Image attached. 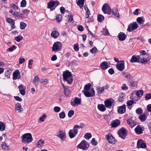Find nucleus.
I'll list each match as a JSON object with an SVG mask.
<instances>
[{
    "label": "nucleus",
    "instance_id": "nucleus-56",
    "mask_svg": "<svg viewBox=\"0 0 151 151\" xmlns=\"http://www.w3.org/2000/svg\"><path fill=\"white\" fill-rule=\"evenodd\" d=\"M23 38L22 36H17L15 38V40L17 42H19Z\"/></svg>",
    "mask_w": 151,
    "mask_h": 151
},
{
    "label": "nucleus",
    "instance_id": "nucleus-58",
    "mask_svg": "<svg viewBox=\"0 0 151 151\" xmlns=\"http://www.w3.org/2000/svg\"><path fill=\"white\" fill-rule=\"evenodd\" d=\"M48 80L47 79H42L41 80L40 82L41 83H43L44 85H45L48 83Z\"/></svg>",
    "mask_w": 151,
    "mask_h": 151
},
{
    "label": "nucleus",
    "instance_id": "nucleus-18",
    "mask_svg": "<svg viewBox=\"0 0 151 151\" xmlns=\"http://www.w3.org/2000/svg\"><path fill=\"white\" fill-rule=\"evenodd\" d=\"M13 79L14 80H15L17 79H19L21 76L20 73L18 70H16L13 72Z\"/></svg>",
    "mask_w": 151,
    "mask_h": 151
},
{
    "label": "nucleus",
    "instance_id": "nucleus-32",
    "mask_svg": "<svg viewBox=\"0 0 151 151\" xmlns=\"http://www.w3.org/2000/svg\"><path fill=\"white\" fill-rule=\"evenodd\" d=\"M98 109L100 111L103 112L106 110L105 106L103 104H99L98 105Z\"/></svg>",
    "mask_w": 151,
    "mask_h": 151
},
{
    "label": "nucleus",
    "instance_id": "nucleus-25",
    "mask_svg": "<svg viewBox=\"0 0 151 151\" xmlns=\"http://www.w3.org/2000/svg\"><path fill=\"white\" fill-rule=\"evenodd\" d=\"M118 37L120 41H124L126 38V35L123 32H120L118 35Z\"/></svg>",
    "mask_w": 151,
    "mask_h": 151
},
{
    "label": "nucleus",
    "instance_id": "nucleus-47",
    "mask_svg": "<svg viewBox=\"0 0 151 151\" xmlns=\"http://www.w3.org/2000/svg\"><path fill=\"white\" fill-rule=\"evenodd\" d=\"M143 94V92L142 90H138L136 93V95L138 97H140Z\"/></svg>",
    "mask_w": 151,
    "mask_h": 151
},
{
    "label": "nucleus",
    "instance_id": "nucleus-64",
    "mask_svg": "<svg viewBox=\"0 0 151 151\" xmlns=\"http://www.w3.org/2000/svg\"><path fill=\"white\" fill-rule=\"evenodd\" d=\"M19 63L20 64H21L25 61V60L24 58H19Z\"/></svg>",
    "mask_w": 151,
    "mask_h": 151
},
{
    "label": "nucleus",
    "instance_id": "nucleus-8",
    "mask_svg": "<svg viewBox=\"0 0 151 151\" xmlns=\"http://www.w3.org/2000/svg\"><path fill=\"white\" fill-rule=\"evenodd\" d=\"M127 131L126 129L122 128L119 130L117 133L120 137L124 139L127 135Z\"/></svg>",
    "mask_w": 151,
    "mask_h": 151
},
{
    "label": "nucleus",
    "instance_id": "nucleus-11",
    "mask_svg": "<svg viewBox=\"0 0 151 151\" xmlns=\"http://www.w3.org/2000/svg\"><path fill=\"white\" fill-rule=\"evenodd\" d=\"M105 137L109 143L113 145L115 143V139L111 134H109L106 135Z\"/></svg>",
    "mask_w": 151,
    "mask_h": 151
},
{
    "label": "nucleus",
    "instance_id": "nucleus-34",
    "mask_svg": "<svg viewBox=\"0 0 151 151\" xmlns=\"http://www.w3.org/2000/svg\"><path fill=\"white\" fill-rule=\"evenodd\" d=\"M139 118L141 122H143L146 120L147 116L145 115L142 114L139 116Z\"/></svg>",
    "mask_w": 151,
    "mask_h": 151
},
{
    "label": "nucleus",
    "instance_id": "nucleus-62",
    "mask_svg": "<svg viewBox=\"0 0 151 151\" xmlns=\"http://www.w3.org/2000/svg\"><path fill=\"white\" fill-rule=\"evenodd\" d=\"M134 101L132 100H130L128 101L127 102V106H130L132 105L134 103Z\"/></svg>",
    "mask_w": 151,
    "mask_h": 151
},
{
    "label": "nucleus",
    "instance_id": "nucleus-38",
    "mask_svg": "<svg viewBox=\"0 0 151 151\" xmlns=\"http://www.w3.org/2000/svg\"><path fill=\"white\" fill-rule=\"evenodd\" d=\"M27 26V24L24 22H21L20 23V27L22 29H24Z\"/></svg>",
    "mask_w": 151,
    "mask_h": 151
},
{
    "label": "nucleus",
    "instance_id": "nucleus-3",
    "mask_svg": "<svg viewBox=\"0 0 151 151\" xmlns=\"http://www.w3.org/2000/svg\"><path fill=\"white\" fill-rule=\"evenodd\" d=\"M89 147V144L84 140H82L77 146L78 148L83 150H87Z\"/></svg>",
    "mask_w": 151,
    "mask_h": 151
},
{
    "label": "nucleus",
    "instance_id": "nucleus-5",
    "mask_svg": "<svg viewBox=\"0 0 151 151\" xmlns=\"http://www.w3.org/2000/svg\"><path fill=\"white\" fill-rule=\"evenodd\" d=\"M62 46L61 42H56L54 43L52 48V51L56 52L61 50Z\"/></svg>",
    "mask_w": 151,
    "mask_h": 151
},
{
    "label": "nucleus",
    "instance_id": "nucleus-9",
    "mask_svg": "<svg viewBox=\"0 0 151 151\" xmlns=\"http://www.w3.org/2000/svg\"><path fill=\"white\" fill-rule=\"evenodd\" d=\"M137 147V148H145L146 147V144L143 140L140 139L138 140Z\"/></svg>",
    "mask_w": 151,
    "mask_h": 151
},
{
    "label": "nucleus",
    "instance_id": "nucleus-4",
    "mask_svg": "<svg viewBox=\"0 0 151 151\" xmlns=\"http://www.w3.org/2000/svg\"><path fill=\"white\" fill-rule=\"evenodd\" d=\"M102 10L105 14H107L109 15L111 14V9L108 4L105 3L103 5L102 7Z\"/></svg>",
    "mask_w": 151,
    "mask_h": 151
},
{
    "label": "nucleus",
    "instance_id": "nucleus-46",
    "mask_svg": "<svg viewBox=\"0 0 151 151\" xmlns=\"http://www.w3.org/2000/svg\"><path fill=\"white\" fill-rule=\"evenodd\" d=\"M91 137V135L90 133H86L85 134L84 137L86 139H88Z\"/></svg>",
    "mask_w": 151,
    "mask_h": 151
},
{
    "label": "nucleus",
    "instance_id": "nucleus-50",
    "mask_svg": "<svg viewBox=\"0 0 151 151\" xmlns=\"http://www.w3.org/2000/svg\"><path fill=\"white\" fill-rule=\"evenodd\" d=\"M59 117L61 119H64L65 116V113L63 112H62L59 114Z\"/></svg>",
    "mask_w": 151,
    "mask_h": 151
},
{
    "label": "nucleus",
    "instance_id": "nucleus-37",
    "mask_svg": "<svg viewBox=\"0 0 151 151\" xmlns=\"http://www.w3.org/2000/svg\"><path fill=\"white\" fill-rule=\"evenodd\" d=\"M84 0H78L77 4L80 8L82 7L84 5Z\"/></svg>",
    "mask_w": 151,
    "mask_h": 151
},
{
    "label": "nucleus",
    "instance_id": "nucleus-30",
    "mask_svg": "<svg viewBox=\"0 0 151 151\" xmlns=\"http://www.w3.org/2000/svg\"><path fill=\"white\" fill-rule=\"evenodd\" d=\"M100 67L101 68L104 70H106L108 68L107 63L106 61H104L101 63Z\"/></svg>",
    "mask_w": 151,
    "mask_h": 151
},
{
    "label": "nucleus",
    "instance_id": "nucleus-60",
    "mask_svg": "<svg viewBox=\"0 0 151 151\" xmlns=\"http://www.w3.org/2000/svg\"><path fill=\"white\" fill-rule=\"evenodd\" d=\"M33 60L32 59H30L28 61V68L29 69H31L32 67V66H30V65H32Z\"/></svg>",
    "mask_w": 151,
    "mask_h": 151
},
{
    "label": "nucleus",
    "instance_id": "nucleus-43",
    "mask_svg": "<svg viewBox=\"0 0 151 151\" xmlns=\"http://www.w3.org/2000/svg\"><path fill=\"white\" fill-rule=\"evenodd\" d=\"M11 73V70H8L5 72L4 75L7 78H9Z\"/></svg>",
    "mask_w": 151,
    "mask_h": 151
},
{
    "label": "nucleus",
    "instance_id": "nucleus-49",
    "mask_svg": "<svg viewBox=\"0 0 151 151\" xmlns=\"http://www.w3.org/2000/svg\"><path fill=\"white\" fill-rule=\"evenodd\" d=\"M56 19L58 22H60L62 19V15L60 14H58L56 17Z\"/></svg>",
    "mask_w": 151,
    "mask_h": 151
},
{
    "label": "nucleus",
    "instance_id": "nucleus-20",
    "mask_svg": "<svg viewBox=\"0 0 151 151\" xmlns=\"http://www.w3.org/2000/svg\"><path fill=\"white\" fill-rule=\"evenodd\" d=\"M15 110V111H17L18 113H20L23 111L20 104L18 103L16 104Z\"/></svg>",
    "mask_w": 151,
    "mask_h": 151
},
{
    "label": "nucleus",
    "instance_id": "nucleus-6",
    "mask_svg": "<svg viewBox=\"0 0 151 151\" xmlns=\"http://www.w3.org/2000/svg\"><path fill=\"white\" fill-rule=\"evenodd\" d=\"M59 4V2L58 1L53 0L50 1L48 4L47 8L50 9L51 11H53L55 9V8H53V7L55 6H57Z\"/></svg>",
    "mask_w": 151,
    "mask_h": 151
},
{
    "label": "nucleus",
    "instance_id": "nucleus-57",
    "mask_svg": "<svg viewBox=\"0 0 151 151\" xmlns=\"http://www.w3.org/2000/svg\"><path fill=\"white\" fill-rule=\"evenodd\" d=\"M74 112L73 110L69 111L68 113V116L69 117H71L74 114Z\"/></svg>",
    "mask_w": 151,
    "mask_h": 151
},
{
    "label": "nucleus",
    "instance_id": "nucleus-51",
    "mask_svg": "<svg viewBox=\"0 0 151 151\" xmlns=\"http://www.w3.org/2000/svg\"><path fill=\"white\" fill-rule=\"evenodd\" d=\"M19 91L21 90H25L26 88V87L24 86L22 84H21L18 87Z\"/></svg>",
    "mask_w": 151,
    "mask_h": 151
},
{
    "label": "nucleus",
    "instance_id": "nucleus-41",
    "mask_svg": "<svg viewBox=\"0 0 151 151\" xmlns=\"http://www.w3.org/2000/svg\"><path fill=\"white\" fill-rule=\"evenodd\" d=\"M91 85L90 83H88L86 84L84 87V90L85 91H88L89 90Z\"/></svg>",
    "mask_w": 151,
    "mask_h": 151
},
{
    "label": "nucleus",
    "instance_id": "nucleus-29",
    "mask_svg": "<svg viewBox=\"0 0 151 151\" xmlns=\"http://www.w3.org/2000/svg\"><path fill=\"white\" fill-rule=\"evenodd\" d=\"M1 147L3 150H10L9 145L5 142H3L1 145Z\"/></svg>",
    "mask_w": 151,
    "mask_h": 151
},
{
    "label": "nucleus",
    "instance_id": "nucleus-61",
    "mask_svg": "<svg viewBox=\"0 0 151 151\" xmlns=\"http://www.w3.org/2000/svg\"><path fill=\"white\" fill-rule=\"evenodd\" d=\"M97 48L95 47H93L90 50V52L92 53H95L97 51Z\"/></svg>",
    "mask_w": 151,
    "mask_h": 151
},
{
    "label": "nucleus",
    "instance_id": "nucleus-33",
    "mask_svg": "<svg viewBox=\"0 0 151 151\" xmlns=\"http://www.w3.org/2000/svg\"><path fill=\"white\" fill-rule=\"evenodd\" d=\"M137 21L139 24H143L145 22L144 17H141L137 18Z\"/></svg>",
    "mask_w": 151,
    "mask_h": 151
},
{
    "label": "nucleus",
    "instance_id": "nucleus-35",
    "mask_svg": "<svg viewBox=\"0 0 151 151\" xmlns=\"http://www.w3.org/2000/svg\"><path fill=\"white\" fill-rule=\"evenodd\" d=\"M112 12L113 14L114 15L115 17H117V18L119 17V12L117 9H114L113 10H112Z\"/></svg>",
    "mask_w": 151,
    "mask_h": 151
},
{
    "label": "nucleus",
    "instance_id": "nucleus-54",
    "mask_svg": "<svg viewBox=\"0 0 151 151\" xmlns=\"http://www.w3.org/2000/svg\"><path fill=\"white\" fill-rule=\"evenodd\" d=\"M137 83L136 81H132L130 83V86L131 87V88L137 86Z\"/></svg>",
    "mask_w": 151,
    "mask_h": 151
},
{
    "label": "nucleus",
    "instance_id": "nucleus-17",
    "mask_svg": "<svg viewBox=\"0 0 151 151\" xmlns=\"http://www.w3.org/2000/svg\"><path fill=\"white\" fill-rule=\"evenodd\" d=\"M126 105L124 104L119 107L117 110L119 114H123L126 111Z\"/></svg>",
    "mask_w": 151,
    "mask_h": 151
},
{
    "label": "nucleus",
    "instance_id": "nucleus-59",
    "mask_svg": "<svg viewBox=\"0 0 151 151\" xmlns=\"http://www.w3.org/2000/svg\"><path fill=\"white\" fill-rule=\"evenodd\" d=\"M145 98L146 100L151 99V93H147L145 96Z\"/></svg>",
    "mask_w": 151,
    "mask_h": 151
},
{
    "label": "nucleus",
    "instance_id": "nucleus-36",
    "mask_svg": "<svg viewBox=\"0 0 151 151\" xmlns=\"http://www.w3.org/2000/svg\"><path fill=\"white\" fill-rule=\"evenodd\" d=\"M124 94L122 93H120L119 94V96L118 99V101L120 102H122L124 101Z\"/></svg>",
    "mask_w": 151,
    "mask_h": 151
},
{
    "label": "nucleus",
    "instance_id": "nucleus-27",
    "mask_svg": "<svg viewBox=\"0 0 151 151\" xmlns=\"http://www.w3.org/2000/svg\"><path fill=\"white\" fill-rule=\"evenodd\" d=\"M123 76L127 79L131 80L133 78V77L129 73L124 72H122Z\"/></svg>",
    "mask_w": 151,
    "mask_h": 151
},
{
    "label": "nucleus",
    "instance_id": "nucleus-10",
    "mask_svg": "<svg viewBox=\"0 0 151 151\" xmlns=\"http://www.w3.org/2000/svg\"><path fill=\"white\" fill-rule=\"evenodd\" d=\"M78 132V129H76L73 127V129L69 131L68 134L70 138L71 139L74 137L77 134Z\"/></svg>",
    "mask_w": 151,
    "mask_h": 151
},
{
    "label": "nucleus",
    "instance_id": "nucleus-19",
    "mask_svg": "<svg viewBox=\"0 0 151 151\" xmlns=\"http://www.w3.org/2000/svg\"><path fill=\"white\" fill-rule=\"evenodd\" d=\"M6 21L7 22L10 24L11 26L13 29H14L15 28V27L14 26V20L9 18H6Z\"/></svg>",
    "mask_w": 151,
    "mask_h": 151
},
{
    "label": "nucleus",
    "instance_id": "nucleus-13",
    "mask_svg": "<svg viewBox=\"0 0 151 151\" xmlns=\"http://www.w3.org/2000/svg\"><path fill=\"white\" fill-rule=\"evenodd\" d=\"M138 27V25L136 23H131L128 25L127 30L129 32H131L137 29Z\"/></svg>",
    "mask_w": 151,
    "mask_h": 151
},
{
    "label": "nucleus",
    "instance_id": "nucleus-21",
    "mask_svg": "<svg viewBox=\"0 0 151 151\" xmlns=\"http://www.w3.org/2000/svg\"><path fill=\"white\" fill-rule=\"evenodd\" d=\"M59 132L60 134H57V137H59L62 140L64 141L66 138V134L65 132L60 130H59Z\"/></svg>",
    "mask_w": 151,
    "mask_h": 151
},
{
    "label": "nucleus",
    "instance_id": "nucleus-42",
    "mask_svg": "<svg viewBox=\"0 0 151 151\" xmlns=\"http://www.w3.org/2000/svg\"><path fill=\"white\" fill-rule=\"evenodd\" d=\"M44 141L41 139L37 143V146L38 147H40L42 146L44 144Z\"/></svg>",
    "mask_w": 151,
    "mask_h": 151
},
{
    "label": "nucleus",
    "instance_id": "nucleus-24",
    "mask_svg": "<svg viewBox=\"0 0 151 151\" xmlns=\"http://www.w3.org/2000/svg\"><path fill=\"white\" fill-rule=\"evenodd\" d=\"M127 123L131 128L133 127L136 125L135 122L132 120L131 118H129L127 120Z\"/></svg>",
    "mask_w": 151,
    "mask_h": 151
},
{
    "label": "nucleus",
    "instance_id": "nucleus-48",
    "mask_svg": "<svg viewBox=\"0 0 151 151\" xmlns=\"http://www.w3.org/2000/svg\"><path fill=\"white\" fill-rule=\"evenodd\" d=\"M60 107L58 106H55L53 108L54 111L56 113H58L60 111Z\"/></svg>",
    "mask_w": 151,
    "mask_h": 151
},
{
    "label": "nucleus",
    "instance_id": "nucleus-15",
    "mask_svg": "<svg viewBox=\"0 0 151 151\" xmlns=\"http://www.w3.org/2000/svg\"><path fill=\"white\" fill-rule=\"evenodd\" d=\"M53 30L51 33V36L55 39H56L59 37V33L57 31V29L54 28Z\"/></svg>",
    "mask_w": 151,
    "mask_h": 151
},
{
    "label": "nucleus",
    "instance_id": "nucleus-28",
    "mask_svg": "<svg viewBox=\"0 0 151 151\" xmlns=\"http://www.w3.org/2000/svg\"><path fill=\"white\" fill-rule=\"evenodd\" d=\"M135 131L136 134H140L142 133V131L141 127L140 125H138L134 129Z\"/></svg>",
    "mask_w": 151,
    "mask_h": 151
},
{
    "label": "nucleus",
    "instance_id": "nucleus-44",
    "mask_svg": "<svg viewBox=\"0 0 151 151\" xmlns=\"http://www.w3.org/2000/svg\"><path fill=\"white\" fill-rule=\"evenodd\" d=\"M84 124H81L80 125H75L73 127L74 128L76 129H78L79 128H82L83 129V128Z\"/></svg>",
    "mask_w": 151,
    "mask_h": 151
},
{
    "label": "nucleus",
    "instance_id": "nucleus-55",
    "mask_svg": "<svg viewBox=\"0 0 151 151\" xmlns=\"http://www.w3.org/2000/svg\"><path fill=\"white\" fill-rule=\"evenodd\" d=\"M136 112L137 114H139L142 113V110L141 108H139L136 110Z\"/></svg>",
    "mask_w": 151,
    "mask_h": 151
},
{
    "label": "nucleus",
    "instance_id": "nucleus-1",
    "mask_svg": "<svg viewBox=\"0 0 151 151\" xmlns=\"http://www.w3.org/2000/svg\"><path fill=\"white\" fill-rule=\"evenodd\" d=\"M21 141L22 143L29 144L33 141L32 134L30 133L24 134L21 137Z\"/></svg>",
    "mask_w": 151,
    "mask_h": 151
},
{
    "label": "nucleus",
    "instance_id": "nucleus-52",
    "mask_svg": "<svg viewBox=\"0 0 151 151\" xmlns=\"http://www.w3.org/2000/svg\"><path fill=\"white\" fill-rule=\"evenodd\" d=\"M86 14H85V18L86 19H87L88 18L90 14V11L88 9H87V10L86 11Z\"/></svg>",
    "mask_w": 151,
    "mask_h": 151
},
{
    "label": "nucleus",
    "instance_id": "nucleus-45",
    "mask_svg": "<svg viewBox=\"0 0 151 151\" xmlns=\"http://www.w3.org/2000/svg\"><path fill=\"white\" fill-rule=\"evenodd\" d=\"M140 63L142 64H145L148 62V60L145 58H143L140 59Z\"/></svg>",
    "mask_w": 151,
    "mask_h": 151
},
{
    "label": "nucleus",
    "instance_id": "nucleus-53",
    "mask_svg": "<svg viewBox=\"0 0 151 151\" xmlns=\"http://www.w3.org/2000/svg\"><path fill=\"white\" fill-rule=\"evenodd\" d=\"M27 4L26 1L25 0H22L21 2V6L22 7H25Z\"/></svg>",
    "mask_w": 151,
    "mask_h": 151
},
{
    "label": "nucleus",
    "instance_id": "nucleus-31",
    "mask_svg": "<svg viewBox=\"0 0 151 151\" xmlns=\"http://www.w3.org/2000/svg\"><path fill=\"white\" fill-rule=\"evenodd\" d=\"M33 82L36 87L37 86L39 83V79L37 76H36L35 77L33 81Z\"/></svg>",
    "mask_w": 151,
    "mask_h": 151
},
{
    "label": "nucleus",
    "instance_id": "nucleus-63",
    "mask_svg": "<svg viewBox=\"0 0 151 151\" xmlns=\"http://www.w3.org/2000/svg\"><path fill=\"white\" fill-rule=\"evenodd\" d=\"M98 91V93L99 94H101L104 91V89H103L102 87L99 88L97 89Z\"/></svg>",
    "mask_w": 151,
    "mask_h": 151
},
{
    "label": "nucleus",
    "instance_id": "nucleus-26",
    "mask_svg": "<svg viewBox=\"0 0 151 151\" xmlns=\"http://www.w3.org/2000/svg\"><path fill=\"white\" fill-rule=\"evenodd\" d=\"M120 124V122L119 120H114L112 122L111 125L113 127H115L119 126Z\"/></svg>",
    "mask_w": 151,
    "mask_h": 151
},
{
    "label": "nucleus",
    "instance_id": "nucleus-14",
    "mask_svg": "<svg viewBox=\"0 0 151 151\" xmlns=\"http://www.w3.org/2000/svg\"><path fill=\"white\" fill-rule=\"evenodd\" d=\"M81 104V99L78 97L75 98L73 101L70 102V104L73 106L75 107L77 105L80 104Z\"/></svg>",
    "mask_w": 151,
    "mask_h": 151
},
{
    "label": "nucleus",
    "instance_id": "nucleus-7",
    "mask_svg": "<svg viewBox=\"0 0 151 151\" xmlns=\"http://www.w3.org/2000/svg\"><path fill=\"white\" fill-rule=\"evenodd\" d=\"M82 92L85 96L87 97L93 96L95 95V91L93 88L91 89L90 92L88 91L83 90Z\"/></svg>",
    "mask_w": 151,
    "mask_h": 151
},
{
    "label": "nucleus",
    "instance_id": "nucleus-22",
    "mask_svg": "<svg viewBox=\"0 0 151 151\" xmlns=\"http://www.w3.org/2000/svg\"><path fill=\"white\" fill-rule=\"evenodd\" d=\"M140 59L139 55H137V56L133 55L131 58L130 61L132 63L139 62Z\"/></svg>",
    "mask_w": 151,
    "mask_h": 151
},
{
    "label": "nucleus",
    "instance_id": "nucleus-16",
    "mask_svg": "<svg viewBox=\"0 0 151 151\" xmlns=\"http://www.w3.org/2000/svg\"><path fill=\"white\" fill-rule=\"evenodd\" d=\"M113 102V99H110L105 100L104 101V104L107 108H109L111 106Z\"/></svg>",
    "mask_w": 151,
    "mask_h": 151
},
{
    "label": "nucleus",
    "instance_id": "nucleus-39",
    "mask_svg": "<svg viewBox=\"0 0 151 151\" xmlns=\"http://www.w3.org/2000/svg\"><path fill=\"white\" fill-rule=\"evenodd\" d=\"M5 124L1 122H0V130L3 131L5 129Z\"/></svg>",
    "mask_w": 151,
    "mask_h": 151
},
{
    "label": "nucleus",
    "instance_id": "nucleus-23",
    "mask_svg": "<svg viewBox=\"0 0 151 151\" xmlns=\"http://www.w3.org/2000/svg\"><path fill=\"white\" fill-rule=\"evenodd\" d=\"M63 88H64V93L66 97L69 96L70 93V89L68 87H65L64 85H63Z\"/></svg>",
    "mask_w": 151,
    "mask_h": 151
},
{
    "label": "nucleus",
    "instance_id": "nucleus-12",
    "mask_svg": "<svg viewBox=\"0 0 151 151\" xmlns=\"http://www.w3.org/2000/svg\"><path fill=\"white\" fill-rule=\"evenodd\" d=\"M120 63L116 65V67L118 70L121 71L124 69V62L123 60H121L120 61Z\"/></svg>",
    "mask_w": 151,
    "mask_h": 151
},
{
    "label": "nucleus",
    "instance_id": "nucleus-40",
    "mask_svg": "<svg viewBox=\"0 0 151 151\" xmlns=\"http://www.w3.org/2000/svg\"><path fill=\"white\" fill-rule=\"evenodd\" d=\"M104 19V17L101 14H98L97 16V20L99 22H101Z\"/></svg>",
    "mask_w": 151,
    "mask_h": 151
},
{
    "label": "nucleus",
    "instance_id": "nucleus-2",
    "mask_svg": "<svg viewBox=\"0 0 151 151\" xmlns=\"http://www.w3.org/2000/svg\"><path fill=\"white\" fill-rule=\"evenodd\" d=\"M63 80L66 81L68 83L70 84L73 81L71 73L68 70L63 72Z\"/></svg>",
    "mask_w": 151,
    "mask_h": 151
}]
</instances>
